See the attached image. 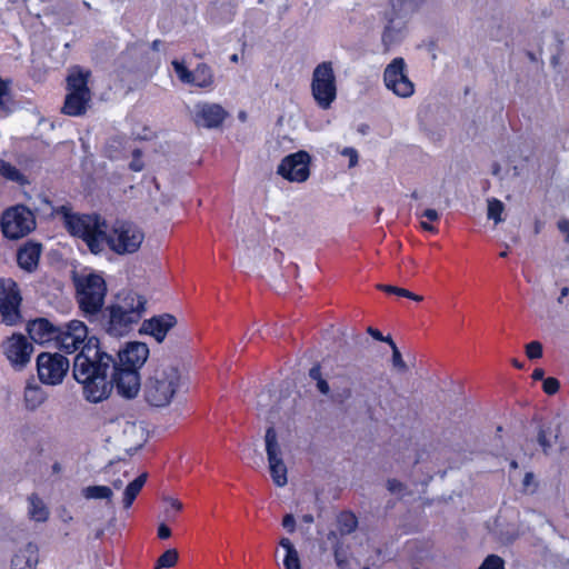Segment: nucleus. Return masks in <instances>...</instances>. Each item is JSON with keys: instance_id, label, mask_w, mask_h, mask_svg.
Returning a JSON list of instances; mask_svg holds the SVG:
<instances>
[{"instance_id": "obj_32", "label": "nucleus", "mask_w": 569, "mask_h": 569, "mask_svg": "<svg viewBox=\"0 0 569 569\" xmlns=\"http://www.w3.org/2000/svg\"><path fill=\"white\" fill-rule=\"evenodd\" d=\"M81 495L83 498L91 500H107L108 503L111 502L113 497V492L111 488L107 486H88L81 490Z\"/></svg>"}, {"instance_id": "obj_2", "label": "nucleus", "mask_w": 569, "mask_h": 569, "mask_svg": "<svg viewBox=\"0 0 569 569\" xmlns=\"http://www.w3.org/2000/svg\"><path fill=\"white\" fill-rule=\"evenodd\" d=\"M117 368V360L99 347L97 338L91 337L74 357L72 375L82 385L87 401L98 403L107 399L112 391L109 380L111 370Z\"/></svg>"}, {"instance_id": "obj_53", "label": "nucleus", "mask_w": 569, "mask_h": 569, "mask_svg": "<svg viewBox=\"0 0 569 569\" xmlns=\"http://www.w3.org/2000/svg\"><path fill=\"white\" fill-rule=\"evenodd\" d=\"M282 526L289 531L293 532L296 529V520L291 513H288L283 517Z\"/></svg>"}, {"instance_id": "obj_13", "label": "nucleus", "mask_w": 569, "mask_h": 569, "mask_svg": "<svg viewBox=\"0 0 569 569\" xmlns=\"http://www.w3.org/2000/svg\"><path fill=\"white\" fill-rule=\"evenodd\" d=\"M88 328L80 320H71L57 328L56 341L59 348L68 353L77 351L88 341Z\"/></svg>"}, {"instance_id": "obj_10", "label": "nucleus", "mask_w": 569, "mask_h": 569, "mask_svg": "<svg viewBox=\"0 0 569 569\" xmlns=\"http://www.w3.org/2000/svg\"><path fill=\"white\" fill-rule=\"evenodd\" d=\"M264 441L272 481L277 487H284L288 483V469L282 459V449L273 427L267 429Z\"/></svg>"}, {"instance_id": "obj_41", "label": "nucleus", "mask_w": 569, "mask_h": 569, "mask_svg": "<svg viewBox=\"0 0 569 569\" xmlns=\"http://www.w3.org/2000/svg\"><path fill=\"white\" fill-rule=\"evenodd\" d=\"M11 80H3L0 77V109L10 111L9 102L11 101L10 94Z\"/></svg>"}, {"instance_id": "obj_26", "label": "nucleus", "mask_w": 569, "mask_h": 569, "mask_svg": "<svg viewBox=\"0 0 569 569\" xmlns=\"http://www.w3.org/2000/svg\"><path fill=\"white\" fill-rule=\"evenodd\" d=\"M128 140L123 136H112L104 143V156L111 160H118L124 157L128 151Z\"/></svg>"}, {"instance_id": "obj_36", "label": "nucleus", "mask_w": 569, "mask_h": 569, "mask_svg": "<svg viewBox=\"0 0 569 569\" xmlns=\"http://www.w3.org/2000/svg\"><path fill=\"white\" fill-rule=\"evenodd\" d=\"M386 342L390 346L392 356H391V365L393 370H396L399 373H406L408 371V366L403 361L402 356L398 347L396 346L395 341L390 336H387Z\"/></svg>"}, {"instance_id": "obj_14", "label": "nucleus", "mask_w": 569, "mask_h": 569, "mask_svg": "<svg viewBox=\"0 0 569 569\" xmlns=\"http://www.w3.org/2000/svg\"><path fill=\"white\" fill-rule=\"evenodd\" d=\"M106 427L110 437L127 445L137 442L143 436L142 427L126 416L110 419Z\"/></svg>"}, {"instance_id": "obj_44", "label": "nucleus", "mask_w": 569, "mask_h": 569, "mask_svg": "<svg viewBox=\"0 0 569 569\" xmlns=\"http://www.w3.org/2000/svg\"><path fill=\"white\" fill-rule=\"evenodd\" d=\"M479 569H505V561L497 555L488 556Z\"/></svg>"}, {"instance_id": "obj_29", "label": "nucleus", "mask_w": 569, "mask_h": 569, "mask_svg": "<svg viewBox=\"0 0 569 569\" xmlns=\"http://www.w3.org/2000/svg\"><path fill=\"white\" fill-rule=\"evenodd\" d=\"M44 390L37 383H28L24 388V405L28 410H36L46 400Z\"/></svg>"}, {"instance_id": "obj_64", "label": "nucleus", "mask_w": 569, "mask_h": 569, "mask_svg": "<svg viewBox=\"0 0 569 569\" xmlns=\"http://www.w3.org/2000/svg\"><path fill=\"white\" fill-rule=\"evenodd\" d=\"M568 295H569V288L568 287H563L561 289L560 296L558 298V303L562 305L563 303V298H566Z\"/></svg>"}, {"instance_id": "obj_5", "label": "nucleus", "mask_w": 569, "mask_h": 569, "mask_svg": "<svg viewBox=\"0 0 569 569\" xmlns=\"http://www.w3.org/2000/svg\"><path fill=\"white\" fill-rule=\"evenodd\" d=\"M74 284L79 308L89 321H96L103 310L102 307L107 293L104 279L97 273H90L77 277Z\"/></svg>"}, {"instance_id": "obj_23", "label": "nucleus", "mask_w": 569, "mask_h": 569, "mask_svg": "<svg viewBox=\"0 0 569 569\" xmlns=\"http://www.w3.org/2000/svg\"><path fill=\"white\" fill-rule=\"evenodd\" d=\"M41 254V246L38 243H28L18 251L17 260L21 269L33 271L38 267Z\"/></svg>"}, {"instance_id": "obj_54", "label": "nucleus", "mask_w": 569, "mask_h": 569, "mask_svg": "<svg viewBox=\"0 0 569 569\" xmlns=\"http://www.w3.org/2000/svg\"><path fill=\"white\" fill-rule=\"evenodd\" d=\"M342 154L345 156H348L349 157V166L352 167L357 163V160H358V153L357 151L353 149V148H346L343 151H342Z\"/></svg>"}, {"instance_id": "obj_37", "label": "nucleus", "mask_w": 569, "mask_h": 569, "mask_svg": "<svg viewBox=\"0 0 569 569\" xmlns=\"http://www.w3.org/2000/svg\"><path fill=\"white\" fill-rule=\"evenodd\" d=\"M194 80L192 84H196L200 88H206L212 83V72L211 69L204 64H198L196 70L193 71Z\"/></svg>"}, {"instance_id": "obj_57", "label": "nucleus", "mask_w": 569, "mask_h": 569, "mask_svg": "<svg viewBox=\"0 0 569 569\" xmlns=\"http://www.w3.org/2000/svg\"><path fill=\"white\" fill-rule=\"evenodd\" d=\"M367 332L376 340L386 342L387 336H382L381 332L372 327L367 329Z\"/></svg>"}, {"instance_id": "obj_50", "label": "nucleus", "mask_w": 569, "mask_h": 569, "mask_svg": "<svg viewBox=\"0 0 569 569\" xmlns=\"http://www.w3.org/2000/svg\"><path fill=\"white\" fill-rule=\"evenodd\" d=\"M333 555H335V560H336V563H337L338 568L339 569H347L349 562H348L346 556L340 551V547L339 546H336L333 548Z\"/></svg>"}, {"instance_id": "obj_9", "label": "nucleus", "mask_w": 569, "mask_h": 569, "mask_svg": "<svg viewBox=\"0 0 569 569\" xmlns=\"http://www.w3.org/2000/svg\"><path fill=\"white\" fill-rule=\"evenodd\" d=\"M383 82L388 90L397 97L409 98L415 93V84L407 73V64L403 58H395L383 71Z\"/></svg>"}, {"instance_id": "obj_3", "label": "nucleus", "mask_w": 569, "mask_h": 569, "mask_svg": "<svg viewBox=\"0 0 569 569\" xmlns=\"http://www.w3.org/2000/svg\"><path fill=\"white\" fill-rule=\"evenodd\" d=\"M147 300L143 296L130 292L118 302L103 309L96 321L112 337L127 335L146 311Z\"/></svg>"}, {"instance_id": "obj_45", "label": "nucleus", "mask_w": 569, "mask_h": 569, "mask_svg": "<svg viewBox=\"0 0 569 569\" xmlns=\"http://www.w3.org/2000/svg\"><path fill=\"white\" fill-rule=\"evenodd\" d=\"M0 174L3 178H24L16 167L2 159H0Z\"/></svg>"}, {"instance_id": "obj_63", "label": "nucleus", "mask_w": 569, "mask_h": 569, "mask_svg": "<svg viewBox=\"0 0 569 569\" xmlns=\"http://www.w3.org/2000/svg\"><path fill=\"white\" fill-rule=\"evenodd\" d=\"M543 376H545V371L540 368L535 369V371L532 373V378L535 380H542Z\"/></svg>"}, {"instance_id": "obj_38", "label": "nucleus", "mask_w": 569, "mask_h": 569, "mask_svg": "<svg viewBox=\"0 0 569 569\" xmlns=\"http://www.w3.org/2000/svg\"><path fill=\"white\" fill-rule=\"evenodd\" d=\"M337 522L341 535H350L358 526L357 517L351 512L340 513Z\"/></svg>"}, {"instance_id": "obj_51", "label": "nucleus", "mask_w": 569, "mask_h": 569, "mask_svg": "<svg viewBox=\"0 0 569 569\" xmlns=\"http://www.w3.org/2000/svg\"><path fill=\"white\" fill-rule=\"evenodd\" d=\"M522 486L525 490L535 491L537 488V483L535 482V475L532 472H527L522 480Z\"/></svg>"}, {"instance_id": "obj_49", "label": "nucleus", "mask_w": 569, "mask_h": 569, "mask_svg": "<svg viewBox=\"0 0 569 569\" xmlns=\"http://www.w3.org/2000/svg\"><path fill=\"white\" fill-rule=\"evenodd\" d=\"M560 383L556 378L549 377L543 380V391L548 395H555L558 392Z\"/></svg>"}, {"instance_id": "obj_22", "label": "nucleus", "mask_w": 569, "mask_h": 569, "mask_svg": "<svg viewBox=\"0 0 569 569\" xmlns=\"http://www.w3.org/2000/svg\"><path fill=\"white\" fill-rule=\"evenodd\" d=\"M57 328L44 318L32 320L27 326L30 338L37 343H46L56 340Z\"/></svg>"}, {"instance_id": "obj_11", "label": "nucleus", "mask_w": 569, "mask_h": 569, "mask_svg": "<svg viewBox=\"0 0 569 569\" xmlns=\"http://www.w3.org/2000/svg\"><path fill=\"white\" fill-rule=\"evenodd\" d=\"M22 298L18 284L12 279L0 280V312L2 321L8 326L16 325L20 316Z\"/></svg>"}, {"instance_id": "obj_15", "label": "nucleus", "mask_w": 569, "mask_h": 569, "mask_svg": "<svg viewBox=\"0 0 569 569\" xmlns=\"http://www.w3.org/2000/svg\"><path fill=\"white\" fill-rule=\"evenodd\" d=\"M109 380L112 388L116 387L118 393L124 398H134L140 390L139 372L132 368H124L117 363V368L111 370Z\"/></svg>"}, {"instance_id": "obj_8", "label": "nucleus", "mask_w": 569, "mask_h": 569, "mask_svg": "<svg viewBox=\"0 0 569 569\" xmlns=\"http://www.w3.org/2000/svg\"><path fill=\"white\" fill-rule=\"evenodd\" d=\"M69 368V360L60 353L42 352L37 357L38 377L44 385H60Z\"/></svg>"}, {"instance_id": "obj_42", "label": "nucleus", "mask_w": 569, "mask_h": 569, "mask_svg": "<svg viewBox=\"0 0 569 569\" xmlns=\"http://www.w3.org/2000/svg\"><path fill=\"white\" fill-rule=\"evenodd\" d=\"M178 78L180 81H182L183 83H192V81L194 80V77H193V72L190 71L184 64L183 62H180L178 60H173L171 62Z\"/></svg>"}, {"instance_id": "obj_46", "label": "nucleus", "mask_w": 569, "mask_h": 569, "mask_svg": "<svg viewBox=\"0 0 569 569\" xmlns=\"http://www.w3.org/2000/svg\"><path fill=\"white\" fill-rule=\"evenodd\" d=\"M526 355L530 360L542 357V345L539 341H532L526 346Z\"/></svg>"}, {"instance_id": "obj_59", "label": "nucleus", "mask_w": 569, "mask_h": 569, "mask_svg": "<svg viewBox=\"0 0 569 569\" xmlns=\"http://www.w3.org/2000/svg\"><path fill=\"white\" fill-rule=\"evenodd\" d=\"M317 388L323 395H328L330 392V387L325 379H319V381H317Z\"/></svg>"}, {"instance_id": "obj_30", "label": "nucleus", "mask_w": 569, "mask_h": 569, "mask_svg": "<svg viewBox=\"0 0 569 569\" xmlns=\"http://www.w3.org/2000/svg\"><path fill=\"white\" fill-rule=\"evenodd\" d=\"M148 479V473L143 472L132 481H130L123 491L122 503L124 508L131 507Z\"/></svg>"}, {"instance_id": "obj_55", "label": "nucleus", "mask_w": 569, "mask_h": 569, "mask_svg": "<svg viewBox=\"0 0 569 569\" xmlns=\"http://www.w3.org/2000/svg\"><path fill=\"white\" fill-rule=\"evenodd\" d=\"M558 229L566 236V241L569 242V220H567V219L559 220Z\"/></svg>"}, {"instance_id": "obj_58", "label": "nucleus", "mask_w": 569, "mask_h": 569, "mask_svg": "<svg viewBox=\"0 0 569 569\" xmlns=\"http://www.w3.org/2000/svg\"><path fill=\"white\" fill-rule=\"evenodd\" d=\"M66 8L68 9V11L70 12V16L66 17V18H62V22L67 26H70L72 23V14L74 13V4L71 3V2H66Z\"/></svg>"}, {"instance_id": "obj_21", "label": "nucleus", "mask_w": 569, "mask_h": 569, "mask_svg": "<svg viewBox=\"0 0 569 569\" xmlns=\"http://www.w3.org/2000/svg\"><path fill=\"white\" fill-rule=\"evenodd\" d=\"M149 348L143 342H130L127 348L118 353V365L124 368H132L138 371L147 361Z\"/></svg>"}, {"instance_id": "obj_20", "label": "nucleus", "mask_w": 569, "mask_h": 569, "mask_svg": "<svg viewBox=\"0 0 569 569\" xmlns=\"http://www.w3.org/2000/svg\"><path fill=\"white\" fill-rule=\"evenodd\" d=\"M177 318L170 313H162L144 320L141 331L152 336L158 342H162L169 330L177 326Z\"/></svg>"}, {"instance_id": "obj_33", "label": "nucleus", "mask_w": 569, "mask_h": 569, "mask_svg": "<svg viewBox=\"0 0 569 569\" xmlns=\"http://www.w3.org/2000/svg\"><path fill=\"white\" fill-rule=\"evenodd\" d=\"M487 202V218L492 220L495 224L501 223L505 219L502 213L505 211V204L496 196H490L486 200Z\"/></svg>"}, {"instance_id": "obj_17", "label": "nucleus", "mask_w": 569, "mask_h": 569, "mask_svg": "<svg viewBox=\"0 0 569 569\" xmlns=\"http://www.w3.org/2000/svg\"><path fill=\"white\" fill-rule=\"evenodd\" d=\"M452 190L443 182L436 181L427 184L422 190H415L411 197L421 200L426 204L449 207Z\"/></svg>"}, {"instance_id": "obj_19", "label": "nucleus", "mask_w": 569, "mask_h": 569, "mask_svg": "<svg viewBox=\"0 0 569 569\" xmlns=\"http://www.w3.org/2000/svg\"><path fill=\"white\" fill-rule=\"evenodd\" d=\"M227 117L224 109L216 103H198L194 107V123L204 128H218Z\"/></svg>"}, {"instance_id": "obj_62", "label": "nucleus", "mask_w": 569, "mask_h": 569, "mask_svg": "<svg viewBox=\"0 0 569 569\" xmlns=\"http://www.w3.org/2000/svg\"><path fill=\"white\" fill-rule=\"evenodd\" d=\"M377 288L387 293H395V295L397 293V289H398V287L389 286V284H378Z\"/></svg>"}, {"instance_id": "obj_34", "label": "nucleus", "mask_w": 569, "mask_h": 569, "mask_svg": "<svg viewBox=\"0 0 569 569\" xmlns=\"http://www.w3.org/2000/svg\"><path fill=\"white\" fill-rule=\"evenodd\" d=\"M492 189L495 196L501 197L506 200H511L512 194L515 192V188L510 180H495V183H487L485 190Z\"/></svg>"}, {"instance_id": "obj_7", "label": "nucleus", "mask_w": 569, "mask_h": 569, "mask_svg": "<svg viewBox=\"0 0 569 569\" xmlns=\"http://www.w3.org/2000/svg\"><path fill=\"white\" fill-rule=\"evenodd\" d=\"M1 228L4 237L19 239L27 236L36 228V218L32 211L27 207L16 206L3 213Z\"/></svg>"}, {"instance_id": "obj_48", "label": "nucleus", "mask_w": 569, "mask_h": 569, "mask_svg": "<svg viewBox=\"0 0 569 569\" xmlns=\"http://www.w3.org/2000/svg\"><path fill=\"white\" fill-rule=\"evenodd\" d=\"M548 435L549 433L547 432V430H545L543 428H540L538 431V437H537L538 443L541 446V448L546 455L549 453V450L551 449V446H552Z\"/></svg>"}, {"instance_id": "obj_56", "label": "nucleus", "mask_w": 569, "mask_h": 569, "mask_svg": "<svg viewBox=\"0 0 569 569\" xmlns=\"http://www.w3.org/2000/svg\"><path fill=\"white\" fill-rule=\"evenodd\" d=\"M158 536L160 539H168L171 536V530L164 523H160L158 527Z\"/></svg>"}, {"instance_id": "obj_47", "label": "nucleus", "mask_w": 569, "mask_h": 569, "mask_svg": "<svg viewBox=\"0 0 569 569\" xmlns=\"http://www.w3.org/2000/svg\"><path fill=\"white\" fill-rule=\"evenodd\" d=\"M132 153V160L130 161L129 163V168L134 171V172H139L143 169L144 167V163L143 161L141 160V156H142V152L140 149H133L131 151Z\"/></svg>"}, {"instance_id": "obj_60", "label": "nucleus", "mask_w": 569, "mask_h": 569, "mask_svg": "<svg viewBox=\"0 0 569 569\" xmlns=\"http://www.w3.org/2000/svg\"><path fill=\"white\" fill-rule=\"evenodd\" d=\"M422 217H426L427 219L435 221L439 218V214L435 209L429 208L423 211Z\"/></svg>"}, {"instance_id": "obj_31", "label": "nucleus", "mask_w": 569, "mask_h": 569, "mask_svg": "<svg viewBox=\"0 0 569 569\" xmlns=\"http://www.w3.org/2000/svg\"><path fill=\"white\" fill-rule=\"evenodd\" d=\"M37 562V555L31 546L17 553L12 560L14 569H34Z\"/></svg>"}, {"instance_id": "obj_61", "label": "nucleus", "mask_w": 569, "mask_h": 569, "mask_svg": "<svg viewBox=\"0 0 569 569\" xmlns=\"http://www.w3.org/2000/svg\"><path fill=\"white\" fill-rule=\"evenodd\" d=\"M309 376L311 379L316 380V381H319V379H322L321 378V371H320V367L319 366H315L310 369L309 371Z\"/></svg>"}, {"instance_id": "obj_39", "label": "nucleus", "mask_w": 569, "mask_h": 569, "mask_svg": "<svg viewBox=\"0 0 569 569\" xmlns=\"http://www.w3.org/2000/svg\"><path fill=\"white\" fill-rule=\"evenodd\" d=\"M426 1L427 0H392L391 7L409 16L418 11Z\"/></svg>"}, {"instance_id": "obj_6", "label": "nucleus", "mask_w": 569, "mask_h": 569, "mask_svg": "<svg viewBox=\"0 0 569 569\" xmlns=\"http://www.w3.org/2000/svg\"><path fill=\"white\" fill-rule=\"evenodd\" d=\"M311 92L315 101L322 109L330 108L336 100L337 84L331 61H323L313 69Z\"/></svg>"}, {"instance_id": "obj_40", "label": "nucleus", "mask_w": 569, "mask_h": 569, "mask_svg": "<svg viewBox=\"0 0 569 569\" xmlns=\"http://www.w3.org/2000/svg\"><path fill=\"white\" fill-rule=\"evenodd\" d=\"M179 555L176 549H168L158 559L156 569L171 568L178 561Z\"/></svg>"}, {"instance_id": "obj_24", "label": "nucleus", "mask_w": 569, "mask_h": 569, "mask_svg": "<svg viewBox=\"0 0 569 569\" xmlns=\"http://www.w3.org/2000/svg\"><path fill=\"white\" fill-rule=\"evenodd\" d=\"M90 100L91 94L84 96L81 93L69 92L66 96L62 112L71 117L82 116L87 111V107Z\"/></svg>"}, {"instance_id": "obj_27", "label": "nucleus", "mask_w": 569, "mask_h": 569, "mask_svg": "<svg viewBox=\"0 0 569 569\" xmlns=\"http://www.w3.org/2000/svg\"><path fill=\"white\" fill-rule=\"evenodd\" d=\"M28 516L31 520L37 522H46L49 519V508L38 495L31 493L28 497Z\"/></svg>"}, {"instance_id": "obj_1", "label": "nucleus", "mask_w": 569, "mask_h": 569, "mask_svg": "<svg viewBox=\"0 0 569 569\" xmlns=\"http://www.w3.org/2000/svg\"><path fill=\"white\" fill-rule=\"evenodd\" d=\"M64 224L68 231L83 239L93 253H100L108 246L117 254H132L137 252L144 240L143 230L131 221H116L108 229L106 220L97 214H73L62 206Z\"/></svg>"}, {"instance_id": "obj_25", "label": "nucleus", "mask_w": 569, "mask_h": 569, "mask_svg": "<svg viewBox=\"0 0 569 569\" xmlns=\"http://www.w3.org/2000/svg\"><path fill=\"white\" fill-rule=\"evenodd\" d=\"M89 71L77 69L67 77V89L71 93L91 94L88 87Z\"/></svg>"}, {"instance_id": "obj_28", "label": "nucleus", "mask_w": 569, "mask_h": 569, "mask_svg": "<svg viewBox=\"0 0 569 569\" xmlns=\"http://www.w3.org/2000/svg\"><path fill=\"white\" fill-rule=\"evenodd\" d=\"M279 545L284 550L282 563L284 569H301L299 552L289 538H281Z\"/></svg>"}, {"instance_id": "obj_18", "label": "nucleus", "mask_w": 569, "mask_h": 569, "mask_svg": "<svg viewBox=\"0 0 569 569\" xmlns=\"http://www.w3.org/2000/svg\"><path fill=\"white\" fill-rule=\"evenodd\" d=\"M406 17L403 12L391 7L390 11L385 13L386 24L382 31L381 41L386 49L391 44L399 42L406 29Z\"/></svg>"}, {"instance_id": "obj_52", "label": "nucleus", "mask_w": 569, "mask_h": 569, "mask_svg": "<svg viewBox=\"0 0 569 569\" xmlns=\"http://www.w3.org/2000/svg\"><path fill=\"white\" fill-rule=\"evenodd\" d=\"M387 489L392 493H399L403 491L405 486L397 479H388L387 480Z\"/></svg>"}, {"instance_id": "obj_12", "label": "nucleus", "mask_w": 569, "mask_h": 569, "mask_svg": "<svg viewBox=\"0 0 569 569\" xmlns=\"http://www.w3.org/2000/svg\"><path fill=\"white\" fill-rule=\"evenodd\" d=\"M1 347L7 360L17 371L23 370L29 365L34 350L33 345L21 333H13L7 338Z\"/></svg>"}, {"instance_id": "obj_43", "label": "nucleus", "mask_w": 569, "mask_h": 569, "mask_svg": "<svg viewBox=\"0 0 569 569\" xmlns=\"http://www.w3.org/2000/svg\"><path fill=\"white\" fill-rule=\"evenodd\" d=\"M163 501L168 505V508L166 509V517L168 520H172L174 518V513L182 509V503L173 497H164Z\"/></svg>"}, {"instance_id": "obj_16", "label": "nucleus", "mask_w": 569, "mask_h": 569, "mask_svg": "<svg viewBox=\"0 0 569 569\" xmlns=\"http://www.w3.org/2000/svg\"><path fill=\"white\" fill-rule=\"evenodd\" d=\"M310 160V154L303 150L288 154L281 160L277 172L282 178H309Z\"/></svg>"}, {"instance_id": "obj_4", "label": "nucleus", "mask_w": 569, "mask_h": 569, "mask_svg": "<svg viewBox=\"0 0 569 569\" xmlns=\"http://www.w3.org/2000/svg\"><path fill=\"white\" fill-rule=\"evenodd\" d=\"M183 383L180 369L173 363L162 361L152 370L146 382V401L153 407H166L173 400Z\"/></svg>"}, {"instance_id": "obj_35", "label": "nucleus", "mask_w": 569, "mask_h": 569, "mask_svg": "<svg viewBox=\"0 0 569 569\" xmlns=\"http://www.w3.org/2000/svg\"><path fill=\"white\" fill-rule=\"evenodd\" d=\"M388 379L383 373L375 377L368 383L363 385V389L367 391L368 396L372 397L375 400L381 397V392L385 390L388 385Z\"/></svg>"}]
</instances>
